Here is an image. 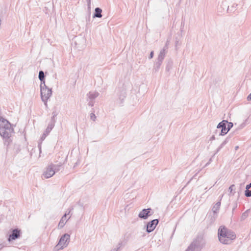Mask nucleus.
Masks as SVG:
<instances>
[{
  "mask_svg": "<svg viewBox=\"0 0 251 251\" xmlns=\"http://www.w3.org/2000/svg\"><path fill=\"white\" fill-rule=\"evenodd\" d=\"M40 152H41V148L40 149Z\"/></svg>",
  "mask_w": 251,
  "mask_h": 251,
  "instance_id": "473e14b6",
  "label": "nucleus"
},
{
  "mask_svg": "<svg viewBox=\"0 0 251 251\" xmlns=\"http://www.w3.org/2000/svg\"><path fill=\"white\" fill-rule=\"evenodd\" d=\"M54 123L55 121H51V123L49 124L48 126L45 130V132L43 134V136H45V137H46L47 135H48L49 133L51 131L54 126Z\"/></svg>",
  "mask_w": 251,
  "mask_h": 251,
  "instance_id": "4468645a",
  "label": "nucleus"
},
{
  "mask_svg": "<svg viewBox=\"0 0 251 251\" xmlns=\"http://www.w3.org/2000/svg\"><path fill=\"white\" fill-rule=\"evenodd\" d=\"M203 246L201 239L197 238L194 240L189 247H192L191 248L192 251H201Z\"/></svg>",
  "mask_w": 251,
  "mask_h": 251,
  "instance_id": "423d86ee",
  "label": "nucleus"
},
{
  "mask_svg": "<svg viewBox=\"0 0 251 251\" xmlns=\"http://www.w3.org/2000/svg\"><path fill=\"white\" fill-rule=\"evenodd\" d=\"M39 78L41 80V82L44 81L45 75L44 73L42 71H40L39 73Z\"/></svg>",
  "mask_w": 251,
  "mask_h": 251,
  "instance_id": "6ab92c4d",
  "label": "nucleus"
},
{
  "mask_svg": "<svg viewBox=\"0 0 251 251\" xmlns=\"http://www.w3.org/2000/svg\"><path fill=\"white\" fill-rule=\"evenodd\" d=\"M40 92L41 99L45 105L47 106V101L52 95V90L46 86L45 81L41 83Z\"/></svg>",
  "mask_w": 251,
  "mask_h": 251,
  "instance_id": "7ed1b4c3",
  "label": "nucleus"
},
{
  "mask_svg": "<svg viewBox=\"0 0 251 251\" xmlns=\"http://www.w3.org/2000/svg\"><path fill=\"white\" fill-rule=\"evenodd\" d=\"M234 189H235V185H231L229 188V190L230 191V193H232V191Z\"/></svg>",
  "mask_w": 251,
  "mask_h": 251,
  "instance_id": "b1692460",
  "label": "nucleus"
},
{
  "mask_svg": "<svg viewBox=\"0 0 251 251\" xmlns=\"http://www.w3.org/2000/svg\"><path fill=\"white\" fill-rule=\"evenodd\" d=\"M168 45L166 44H165L164 48L160 50V53H159L158 58H157L158 59H159L160 60H163V59L165 56V54L167 52V50H168Z\"/></svg>",
  "mask_w": 251,
  "mask_h": 251,
  "instance_id": "ddd939ff",
  "label": "nucleus"
},
{
  "mask_svg": "<svg viewBox=\"0 0 251 251\" xmlns=\"http://www.w3.org/2000/svg\"><path fill=\"white\" fill-rule=\"evenodd\" d=\"M247 100L248 101L251 100V93L247 97Z\"/></svg>",
  "mask_w": 251,
  "mask_h": 251,
  "instance_id": "bb28decb",
  "label": "nucleus"
},
{
  "mask_svg": "<svg viewBox=\"0 0 251 251\" xmlns=\"http://www.w3.org/2000/svg\"><path fill=\"white\" fill-rule=\"evenodd\" d=\"M70 241V235L68 233H65L61 237L57 246L59 247L60 249H63L68 245Z\"/></svg>",
  "mask_w": 251,
  "mask_h": 251,
  "instance_id": "39448f33",
  "label": "nucleus"
},
{
  "mask_svg": "<svg viewBox=\"0 0 251 251\" xmlns=\"http://www.w3.org/2000/svg\"><path fill=\"white\" fill-rule=\"evenodd\" d=\"M99 95V93L98 92L96 91H91L88 94L87 96L89 99V101L88 102V105L91 106H93L94 104V102L93 101Z\"/></svg>",
  "mask_w": 251,
  "mask_h": 251,
  "instance_id": "6e6552de",
  "label": "nucleus"
},
{
  "mask_svg": "<svg viewBox=\"0 0 251 251\" xmlns=\"http://www.w3.org/2000/svg\"><path fill=\"white\" fill-rule=\"evenodd\" d=\"M162 62H163V60H160V59L157 58V62H156V63L155 64V66L154 67V69L155 70V72L158 71V70H159V69L160 67V66L162 64Z\"/></svg>",
  "mask_w": 251,
  "mask_h": 251,
  "instance_id": "a211bd4d",
  "label": "nucleus"
},
{
  "mask_svg": "<svg viewBox=\"0 0 251 251\" xmlns=\"http://www.w3.org/2000/svg\"><path fill=\"white\" fill-rule=\"evenodd\" d=\"M55 116H56L55 113H53V117H52V121H55L54 120V118Z\"/></svg>",
  "mask_w": 251,
  "mask_h": 251,
  "instance_id": "c85d7f7f",
  "label": "nucleus"
},
{
  "mask_svg": "<svg viewBox=\"0 0 251 251\" xmlns=\"http://www.w3.org/2000/svg\"><path fill=\"white\" fill-rule=\"evenodd\" d=\"M158 219H154L149 222L147 225V231L150 233L152 231L156 226L158 223Z\"/></svg>",
  "mask_w": 251,
  "mask_h": 251,
  "instance_id": "1a4fd4ad",
  "label": "nucleus"
},
{
  "mask_svg": "<svg viewBox=\"0 0 251 251\" xmlns=\"http://www.w3.org/2000/svg\"><path fill=\"white\" fill-rule=\"evenodd\" d=\"M233 123L231 122H228L227 121V125L226 128L228 129V131L230 130V129L233 126Z\"/></svg>",
  "mask_w": 251,
  "mask_h": 251,
  "instance_id": "412c9836",
  "label": "nucleus"
},
{
  "mask_svg": "<svg viewBox=\"0 0 251 251\" xmlns=\"http://www.w3.org/2000/svg\"><path fill=\"white\" fill-rule=\"evenodd\" d=\"M153 51H151V53H150V59H151L153 57Z\"/></svg>",
  "mask_w": 251,
  "mask_h": 251,
  "instance_id": "a878e982",
  "label": "nucleus"
},
{
  "mask_svg": "<svg viewBox=\"0 0 251 251\" xmlns=\"http://www.w3.org/2000/svg\"><path fill=\"white\" fill-rule=\"evenodd\" d=\"M218 239L223 244H230L236 239L235 233L225 226H221L218 229Z\"/></svg>",
  "mask_w": 251,
  "mask_h": 251,
  "instance_id": "f257e3e1",
  "label": "nucleus"
},
{
  "mask_svg": "<svg viewBox=\"0 0 251 251\" xmlns=\"http://www.w3.org/2000/svg\"><path fill=\"white\" fill-rule=\"evenodd\" d=\"M192 247H188V248H187V249L185 251H192L191 250V248Z\"/></svg>",
  "mask_w": 251,
  "mask_h": 251,
  "instance_id": "c756f323",
  "label": "nucleus"
},
{
  "mask_svg": "<svg viewBox=\"0 0 251 251\" xmlns=\"http://www.w3.org/2000/svg\"><path fill=\"white\" fill-rule=\"evenodd\" d=\"M88 3V8L90 7L91 0H86Z\"/></svg>",
  "mask_w": 251,
  "mask_h": 251,
  "instance_id": "cd10ccee",
  "label": "nucleus"
},
{
  "mask_svg": "<svg viewBox=\"0 0 251 251\" xmlns=\"http://www.w3.org/2000/svg\"><path fill=\"white\" fill-rule=\"evenodd\" d=\"M46 137H45V136H43V135H42V137H41V139L42 140H44Z\"/></svg>",
  "mask_w": 251,
  "mask_h": 251,
  "instance_id": "2f4dec72",
  "label": "nucleus"
},
{
  "mask_svg": "<svg viewBox=\"0 0 251 251\" xmlns=\"http://www.w3.org/2000/svg\"><path fill=\"white\" fill-rule=\"evenodd\" d=\"M248 216L247 211L243 213L241 216L242 220H244Z\"/></svg>",
  "mask_w": 251,
  "mask_h": 251,
  "instance_id": "4be33fe9",
  "label": "nucleus"
},
{
  "mask_svg": "<svg viewBox=\"0 0 251 251\" xmlns=\"http://www.w3.org/2000/svg\"><path fill=\"white\" fill-rule=\"evenodd\" d=\"M118 246H119V247L117 248H114L113 249H112L111 251H118V249L120 248L121 247V244H118Z\"/></svg>",
  "mask_w": 251,
  "mask_h": 251,
  "instance_id": "393cba45",
  "label": "nucleus"
},
{
  "mask_svg": "<svg viewBox=\"0 0 251 251\" xmlns=\"http://www.w3.org/2000/svg\"><path fill=\"white\" fill-rule=\"evenodd\" d=\"M227 121L223 120L220 122L217 126V128H221V131L220 135H224L228 132V129L226 128Z\"/></svg>",
  "mask_w": 251,
  "mask_h": 251,
  "instance_id": "0eeeda50",
  "label": "nucleus"
},
{
  "mask_svg": "<svg viewBox=\"0 0 251 251\" xmlns=\"http://www.w3.org/2000/svg\"><path fill=\"white\" fill-rule=\"evenodd\" d=\"M228 141L227 139H226L223 143L220 145L219 148L217 150L216 153H217L225 145L227 144Z\"/></svg>",
  "mask_w": 251,
  "mask_h": 251,
  "instance_id": "aec40b11",
  "label": "nucleus"
},
{
  "mask_svg": "<svg viewBox=\"0 0 251 251\" xmlns=\"http://www.w3.org/2000/svg\"><path fill=\"white\" fill-rule=\"evenodd\" d=\"M221 206V202L220 201L217 202L212 208V211L214 213H217L219 210Z\"/></svg>",
  "mask_w": 251,
  "mask_h": 251,
  "instance_id": "f3484780",
  "label": "nucleus"
},
{
  "mask_svg": "<svg viewBox=\"0 0 251 251\" xmlns=\"http://www.w3.org/2000/svg\"><path fill=\"white\" fill-rule=\"evenodd\" d=\"M215 139V136L214 135H213L212 137H211L210 140H214Z\"/></svg>",
  "mask_w": 251,
  "mask_h": 251,
  "instance_id": "7c9ffc66",
  "label": "nucleus"
},
{
  "mask_svg": "<svg viewBox=\"0 0 251 251\" xmlns=\"http://www.w3.org/2000/svg\"><path fill=\"white\" fill-rule=\"evenodd\" d=\"M60 165L51 164L47 168L46 171L43 175V176L45 178H49L52 176L56 172L60 170Z\"/></svg>",
  "mask_w": 251,
  "mask_h": 251,
  "instance_id": "20e7f679",
  "label": "nucleus"
},
{
  "mask_svg": "<svg viewBox=\"0 0 251 251\" xmlns=\"http://www.w3.org/2000/svg\"><path fill=\"white\" fill-rule=\"evenodd\" d=\"M90 118H91V119L94 121H95L96 119V115H95L94 113H91L90 114Z\"/></svg>",
  "mask_w": 251,
  "mask_h": 251,
  "instance_id": "5701e85b",
  "label": "nucleus"
},
{
  "mask_svg": "<svg viewBox=\"0 0 251 251\" xmlns=\"http://www.w3.org/2000/svg\"><path fill=\"white\" fill-rule=\"evenodd\" d=\"M102 10L99 8L97 7L95 9V13L93 16V18H101L102 17Z\"/></svg>",
  "mask_w": 251,
  "mask_h": 251,
  "instance_id": "2eb2a0df",
  "label": "nucleus"
},
{
  "mask_svg": "<svg viewBox=\"0 0 251 251\" xmlns=\"http://www.w3.org/2000/svg\"><path fill=\"white\" fill-rule=\"evenodd\" d=\"M245 195L248 197H251V183L246 186Z\"/></svg>",
  "mask_w": 251,
  "mask_h": 251,
  "instance_id": "dca6fc26",
  "label": "nucleus"
},
{
  "mask_svg": "<svg viewBox=\"0 0 251 251\" xmlns=\"http://www.w3.org/2000/svg\"><path fill=\"white\" fill-rule=\"evenodd\" d=\"M13 129L11 124L6 119L0 118V135L5 139L4 145L8 146L11 140L9 139Z\"/></svg>",
  "mask_w": 251,
  "mask_h": 251,
  "instance_id": "f03ea898",
  "label": "nucleus"
},
{
  "mask_svg": "<svg viewBox=\"0 0 251 251\" xmlns=\"http://www.w3.org/2000/svg\"><path fill=\"white\" fill-rule=\"evenodd\" d=\"M21 234V230L18 228L14 229L12 231V234L9 236L8 240L11 241L14 240L20 237Z\"/></svg>",
  "mask_w": 251,
  "mask_h": 251,
  "instance_id": "9b49d317",
  "label": "nucleus"
},
{
  "mask_svg": "<svg viewBox=\"0 0 251 251\" xmlns=\"http://www.w3.org/2000/svg\"><path fill=\"white\" fill-rule=\"evenodd\" d=\"M72 210V209H68V211H67V212L62 216L58 225V228H62L65 226L67 221L70 218L71 216L67 219V215L69 214Z\"/></svg>",
  "mask_w": 251,
  "mask_h": 251,
  "instance_id": "9d476101",
  "label": "nucleus"
},
{
  "mask_svg": "<svg viewBox=\"0 0 251 251\" xmlns=\"http://www.w3.org/2000/svg\"><path fill=\"white\" fill-rule=\"evenodd\" d=\"M151 208H147L143 209L138 214V217L143 219H147L149 216L151 214H150V211L151 210Z\"/></svg>",
  "mask_w": 251,
  "mask_h": 251,
  "instance_id": "f8f14e48",
  "label": "nucleus"
}]
</instances>
